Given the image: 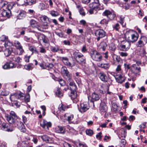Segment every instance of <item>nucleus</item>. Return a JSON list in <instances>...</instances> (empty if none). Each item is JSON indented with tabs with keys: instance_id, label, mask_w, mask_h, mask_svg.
I'll list each match as a JSON object with an SVG mask.
<instances>
[{
	"instance_id": "aec40b11",
	"label": "nucleus",
	"mask_w": 147,
	"mask_h": 147,
	"mask_svg": "<svg viewBox=\"0 0 147 147\" xmlns=\"http://www.w3.org/2000/svg\"><path fill=\"white\" fill-rule=\"evenodd\" d=\"M30 24L32 27L34 28L36 27L41 32H43V30L41 29L39 27H36V25L37 24V22L35 20L33 19H31L30 21Z\"/></svg>"
},
{
	"instance_id": "cd10ccee",
	"label": "nucleus",
	"mask_w": 147,
	"mask_h": 147,
	"mask_svg": "<svg viewBox=\"0 0 147 147\" xmlns=\"http://www.w3.org/2000/svg\"><path fill=\"white\" fill-rule=\"evenodd\" d=\"M40 137L42 139V140L46 142L47 143H50L51 139L47 136L44 135L41 136Z\"/></svg>"
},
{
	"instance_id": "13d9d810",
	"label": "nucleus",
	"mask_w": 147,
	"mask_h": 147,
	"mask_svg": "<svg viewBox=\"0 0 147 147\" xmlns=\"http://www.w3.org/2000/svg\"><path fill=\"white\" fill-rule=\"evenodd\" d=\"M81 52L84 53H86L87 51V49L86 48V46L84 45L82 47L81 50Z\"/></svg>"
},
{
	"instance_id": "a18cd8bd",
	"label": "nucleus",
	"mask_w": 147,
	"mask_h": 147,
	"mask_svg": "<svg viewBox=\"0 0 147 147\" xmlns=\"http://www.w3.org/2000/svg\"><path fill=\"white\" fill-rule=\"evenodd\" d=\"M18 1V4L20 5H24L26 6V0H19Z\"/></svg>"
},
{
	"instance_id": "4468645a",
	"label": "nucleus",
	"mask_w": 147,
	"mask_h": 147,
	"mask_svg": "<svg viewBox=\"0 0 147 147\" xmlns=\"http://www.w3.org/2000/svg\"><path fill=\"white\" fill-rule=\"evenodd\" d=\"M90 97L91 98V101L92 103L93 106H94V102L99 100L100 98V96L98 94L95 93H93L90 96Z\"/></svg>"
},
{
	"instance_id": "bf43d9fd",
	"label": "nucleus",
	"mask_w": 147,
	"mask_h": 147,
	"mask_svg": "<svg viewBox=\"0 0 147 147\" xmlns=\"http://www.w3.org/2000/svg\"><path fill=\"white\" fill-rule=\"evenodd\" d=\"M73 118L74 115H71L67 116V120L68 121V122H69L72 120Z\"/></svg>"
},
{
	"instance_id": "f8f14e48",
	"label": "nucleus",
	"mask_w": 147,
	"mask_h": 147,
	"mask_svg": "<svg viewBox=\"0 0 147 147\" xmlns=\"http://www.w3.org/2000/svg\"><path fill=\"white\" fill-rule=\"evenodd\" d=\"M100 4H98L97 3H94L93 2L90 3L89 5L90 8L95 9L96 11L103 9V7H100Z\"/></svg>"
},
{
	"instance_id": "09e8293b",
	"label": "nucleus",
	"mask_w": 147,
	"mask_h": 147,
	"mask_svg": "<svg viewBox=\"0 0 147 147\" xmlns=\"http://www.w3.org/2000/svg\"><path fill=\"white\" fill-rule=\"evenodd\" d=\"M86 134L89 136H91L93 134V131L91 129H87L86 131Z\"/></svg>"
},
{
	"instance_id": "a19ab883",
	"label": "nucleus",
	"mask_w": 147,
	"mask_h": 147,
	"mask_svg": "<svg viewBox=\"0 0 147 147\" xmlns=\"http://www.w3.org/2000/svg\"><path fill=\"white\" fill-rule=\"evenodd\" d=\"M42 22L43 23V24L41 25L40 27L44 29H48V26L47 22H44L42 21Z\"/></svg>"
},
{
	"instance_id": "c9c22d12",
	"label": "nucleus",
	"mask_w": 147,
	"mask_h": 147,
	"mask_svg": "<svg viewBox=\"0 0 147 147\" xmlns=\"http://www.w3.org/2000/svg\"><path fill=\"white\" fill-rule=\"evenodd\" d=\"M141 49L139 51V54L142 56H143L146 54L145 47L141 48Z\"/></svg>"
},
{
	"instance_id": "6ab92c4d",
	"label": "nucleus",
	"mask_w": 147,
	"mask_h": 147,
	"mask_svg": "<svg viewBox=\"0 0 147 147\" xmlns=\"http://www.w3.org/2000/svg\"><path fill=\"white\" fill-rule=\"evenodd\" d=\"M56 132L59 133L64 134L65 132L64 127L61 126H58L55 128Z\"/></svg>"
},
{
	"instance_id": "a878e982",
	"label": "nucleus",
	"mask_w": 147,
	"mask_h": 147,
	"mask_svg": "<svg viewBox=\"0 0 147 147\" xmlns=\"http://www.w3.org/2000/svg\"><path fill=\"white\" fill-rule=\"evenodd\" d=\"M99 67H100L106 70H108L110 66V65L109 63H100L98 65Z\"/></svg>"
},
{
	"instance_id": "338daca9",
	"label": "nucleus",
	"mask_w": 147,
	"mask_h": 147,
	"mask_svg": "<svg viewBox=\"0 0 147 147\" xmlns=\"http://www.w3.org/2000/svg\"><path fill=\"white\" fill-rule=\"evenodd\" d=\"M120 55L122 57H126L128 55V54L124 52H121L120 53Z\"/></svg>"
},
{
	"instance_id": "37998d69",
	"label": "nucleus",
	"mask_w": 147,
	"mask_h": 147,
	"mask_svg": "<svg viewBox=\"0 0 147 147\" xmlns=\"http://www.w3.org/2000/svg\"><path fill=\"white\" fill-rule=\"evenodd\" d=\"M58 109L60 111L63 112L65 111V109H66V107L62 104H61L59 105Z\"/></svg>"
},
{
	"instance_id": "58836bf2",
	"label": "nucleus",
	"mask_w": 147,
	"mask_h": 147,
	"mask_svg": "<svg viewBox=\"0 0 147 147\" xmlns=\"http://www.w3.org/2000/svg\"><path fill=\"white\" fill-rule=\"evenodd\" d=\"M29 49L30 50L32 51V53H38V52L36 50V47L33 46H30L29 47Z\"/></svg>"
},
{
	"instance_id": "7c9ffc66",
	"label": "nucleus",
	"mask_w": 147,
	"mask_h": 147,
	"mask_svg": "<svg viewBox=\"0 0 147 147\" xmlns=\"http://www.w3.org/2000/svg\"><path fill=\"white\" fill-rule=\"evenodd\" d=\"M55 92L56 95L59 97H60L63 95L62 93L61 92L60 89L59 88H57Z\"/></svg>"
},
{
	"instance_id": "393cba45",
	"label": "nucleus",
	"mask_w": 147,
	"mask_h": 147,
	"mask_svg": "<svg viewBox=\"0 0 147 147\" xmlns=\"http://www.w3.org/2000/svg\"><path fill=\"white\" fill-rule=\"evenodd\" d=\"M12 50L11 47L7 48L4 51L5 55L6 57H8L11 53Z\"/></svg>"
},
{
	"instance_id": "6e6552de",
	"label": "nucleus",
	"mask_w": 147,
	"mask_h": 147,
	"mask_svg": "<svg viewBox=\"0 0 147 147\" xmlns=\"http://www.w3.org/2000/svg\"><path fill=\"white\" fill-rule=\"evenodd\" d=\"M9 124L4 122L2 123L0 119V130L8 132H11L13 130V128L8 127Z\"/></svg>"
},
{
	"instance_id": "052dcab7",
	"label": "nucleus",
	"mask_w": 147,
	"mask_h": 147,
	"mask_svg": "<svg viewBox=\"0 0 147 147\" xmlns=\"http://www.w3.org/2000/svg\"><path fill=\"white\" fill-rule=\"evenodd\" d=\"M121 144L122 145V146H123V147H124L125 144H126V142L125 139H122L121 140L120 142Z\"/></svg>"
},
{
	"instance_id": "680f3d73",
	"label": "nucleus",
	"mask_w": 147,
	"mask_h": 147,
	"mask_svg": "<svg viewBox=\"0 0 147 147\" xmlns=\"http://www.w3.org/2000/svg\"><path fill=\"white\" fill-rule=\"evenodd\" d=\"M39 7L41 10L45 9V4L42 3H40L39 5Z\"/></svg>"
},
{
	"instance_id": "2eb2a0df",
	"label": "nucleus",
	"mask_w": 147,
	"mask_h": 147,
	"mask_svg": "<svg viewBox=\"0 0 147 147\" xmlns=\"http://www.w3.org/2000/svg\"><path fill=\"white\" fill-rule=\"evenodd\" d=\"M62 61L64 63V64L68 67H72L74 66V65L72 64L68 60V59L67 57H61Z\"/></svg>"
},
{
	"instance_id": "ea45409f",
	"label": "nucleus",
	"mask_w": 147,
	"mask_h": 147,
	"mask_svg": "<svg viewBox=\"0 0 147 147\" xmlns=\"http://www.w3.org/2000/svg\"><path fill=\"white\" fill-rule=\"evenodd\" d=\"M17 125L18 126V128L19 129H22L24 127V125L22 122L20 121H17Z\"/></svg>"
},
{
	"instance_id": "1a4fd4ad",
	"label": "nucleus",
	"mask_w": 147,
	"mask_h": 147,
	"mask_svg": "<svg viewBox=\"0 0 147 147\" xmlns=\"http://www.w3.org/2000/svg\"><path fill=\"white\" fill-rule=\"evenodd\" d=\"M95 34L97 37L96 39L98 41L100 40V38H102L105 36L106 33L103 30L98 29L95 31Z\"/></svg>"
},
{
	"instance_id": "7ed1b4c3",
	"label": "nucleus",
	"mask_w": 147,
	"mask_h": 147,
	"mask_svg": "<svg viewBox=\"0 0 147 147\" xmlns=\"http://www.w3.org/2000/svg\"><path fill=\"white\" fill-rule=\"evenodd\" d=\"M73 56L76 61L79 64H85L86 63L85 57L80 52H75L73 53Z\"/></svg>"
},
{
	"instance_id": "de8ad7c7",
	"label": "nucleus",
	"mask_w": 147,
	"mask_h": 147,
	"mask_svg": "<svg viewBox=\"0 0 147 147\" xmlns=\"http://www.w3.org/2000/svg\"><path fill=\"white\" fill-rule=\"evenodd\" d=\"M109 20L105 19H104L100 22V23L102 24L106 25L108 23Z\"/></svg>"
},
{
	"instance_id": "8fccbe9b",
	"label": "nucleus",
	"mask_w": 147,
	"mask_h": 147,
	"mask_svg": "<svg viewBox=\"0 0 147 147\" xmlns=\"http://www.w3.org/2000/svg\"><path fill=\"white\" fill-rule=\"evenodd\" d=\"M46 123H47V121L44 120L41 122L40 125L43 128L45 129L46 127Z\"/></svg>"
},
{
	"instance_id": "412c9836",
	"label": "nucleus",
	"mask_w": 147,
	"mask_h": 147,
	"mask_svg": "<svg viewBox=\"0 0 147 147\" xmlns=\"http://www.w3.org/2000/svg\"><path fill=\"white\" fill-rule=\"evenodd\" d=\"M133 69H135L137 73H139L141 71V68L140 67H138V65L134 64L131 66V71L132 72L134 73V72L133 71Z\"/></svg>"
},
{
	"instance_id": "72a5a7b5",
	"label": "nucleus",
	"mask_w": 147,
	"mask_h": 147,
	"mask_svg": "<svg viewBox=\"0 0 147 147\" xmlns=\"http://www.w3.org/2000/svg\"><path fill=\"white\" fill-rule=\"evenodd\" d=\"M5 116H8L9 117L18 118V117L17 116L16 113L13 111H11L9 113V115L6 114L5 115Z\"/></svg>"
},
{
	"instance_id": "603ef678",
	"label": "nucleus",
	"mask_w": 147,
	"mask_h": 147,
	"mask_svg": "<svg viewBox=\"0 0 147 147\" xmlns=\"http://www.w3.org/2000/svg\"><path fill=\"white\" fill-rule=\"evenodd\" d=\"M13 7V4H12L8 3L7 7L6 8V9L7 10H8L10 11V10L12 9Z\"/></svg>"
},
{
	"instance_id": "0eeeda50",
	"label": "nucleus",
	"mask_w": 147,
	"mask_h": 147,
	"mask_svg": "<svg viewBox=\"0 0 147 147\" xmlns=\"http://www.w3.org/2000/svg\"><path fill=\"white\" fill-rule=\"evenodd\" d=\"M103 16H106L110 20H113L115 17L116 15L114 13V12L113 11H110L108 10H105L103 13Z\"/></svg>"
},
{
	"instance_id": "3c124183",
	"label": "nucleus",
	"mask_w": 147,
	"mask_h": 147,
	"mask_svg": "<svg viewBox=\"0 0 147 147\" xmlns=\"http://www.w3.org/2000/svg\"><path fill=\"white\" fill-rule=\"evenodd\" d=\"M113 28L114 30L116 31H118L119 28V24L117 23L114 25L113 26Z\"/></svg>"
},
{
	"instance_id": "423d86ee",
	"label": "nucleus",
	"mask_w": 147,
	"mask_h": 147,
	"mask_svg": "<svg viewBox=\"0 0 147 147\" xmlns=\"http://www.w3.org/2000/svg\"><path fill=\"white\" fill-rule=\"evenodd\" d=\"M80 106V108H79V110L81 113L85 112L89 109L90 107L88 102L87 101L81 103Z\"/></svg>"
},
{
	"instance_id": "2f4dec72",
	"label": "nucleus",
	"mask_w": 147,
	"mask_h": 147,
	"mask_svg": "<svg viewBox=\"0 0 147 147\" xmlns=\"http://www.w3.org/2000/svg\"><path fill=\"white\" fill-rule=\"evenodd\" d=\"M101 112H105L107 110V107L105 104L101 105L99 108Z\"/></svg>"
},
{
	"instance_id": "f3484780",
	"label": "nucleus",
	"mask_w": 147,
	"mask_h": 147,
	"mask_svg": "<svg viewBox=\"0 0 147 147\" xmlns=\"http://www.w3.org/2000/svg\"><path fill=\"white\" fill-rule=\"evenodd\" d=\"M5 117H6L7 121L10 124L15 125L17 118L9 117L8 116H5Z\"/></svg>"
},
{
	"instance_id": "a211bd4d",
	"label": "nucleus",
	"mask_w": 147,
	"mask_h": 147,
	"mask_svg": "<svg viewBox=\"0 0 147 147\" xmlns=\"http://www.w3.org/2000/svg\"><path fill=\"white\" fill-rule=\"evenodd\" d=\"M98 77L103 82H107V77L105 74L103 72H100L98 74Z\"/></svg>"
},
{
	"instance_id": "79ce46f5",
	"label": "nucleus",
	"mask_w": 147,
	"mask_h": 147,
	"mask_svg": "<svg viewBox=\"0 0 147 147\" xmlns=\"http://www.w3.org/2000/svg\"><path fill=\"white\" fill-rule=\"evenodd\" d=\"M26 6L28 5H31L35 3L36 2L34 0H26Z\"/></svg>"
},
{
	"instance_id": "774afa93",
	"label": "nucleus",
	"mask_w": 147,
	"mask_h": 147,
	"mask_svg": "<svg viewBox=\"0 0 147 147\" xmlns=\"http://www.w3.org/2000/svg\"><path fill=\"white\" fill-rule=\"evenodd\" d=\"M113 57L114 58H115L116 59V61L118 62H119L120 61V58L119 57L116 55H114Z\"/></svg>"
},
{
	"instance_id": "4c0bfd02",
	"label": "nucleus",
	"mask_w": 147,
	"mask_h": 147,
	"mask_svg": "<svg viewBox=\"0 0 147 147\" xmlns=\"http://www.w3.org/2000/svg\"><path fill=\"white\" fill-rule=\"evenodd\" d=\"M9 94V92L4 89L0 92V95L3 96H6L8 95Z\"/></svg>"
},
{
	"instance_id": "0e129e2a",
	"label": "nucleus",
	"mask_w": 147,
	"mask_h": 147,
	"mask_svg": "<svg viewBox=\"0 0 147 147\" xmlns=\"http://www.w3.org/2000/svg\"><path fill=\"white\" fill-rule=\"evenodd\" d=\"M113 107V110L114 111H117V106L116 104L113 103L112 105Z\"/></svg>"
},
{
	"instance_id": "ddd939ff",
	"label": "nucleus",
	"mask_w": 147,
	"mask_h": 147,
	"mask_svg": "<svg viewBox=\"0 0 147 147\" xmlns=\"http://www.w3.org/2000/svg\"><path fill=\"white\" fill-rule=\"evenodd\" d=\"M16 67L13 63L11 61L9 62L6 63L3 66V68L4 69H8L13 68Z\"/></svg>"
},
{
	"instance_id": "bb28decb",
	"label": "nucleus",
	"mask_w": 147,
	"mask_h": 147,
	"mask_svg": "<svg viewBox=\"0 0 147 147\" xmlns=\"http://www.w3.org/2000/svg\"><path fill=\"white\" fill-rule=\"evenodd\" d=\"M26 16V12L23 11H21L17 16L18 19H22L25 17Z\"/></svg>"
},
{
	"instance_id": "f704fd0d",
	"label": "nucleus",
	"mask_w": 147,
	"mask_h": 147,
	"mask_svg": "<svg viewBox=\"0 0 147 147\" xmlns=\"http://www.w3.org/2000/svg\"><path fill=\"white\" fill-rule=\"evenodd\" d=\"M11 59H12V61H14L17 63H19L20 62L21 59L19 57L15 56L13 57H11Z\"/></svg>"
},
{
	"instance_id": "dca6fc26",
	"label": "nucleus",
	"mask_w": 147,
	"mask_h": 147,
	"mask_svg": "<svg viewBox=\"0 0 147 147\" xmlns=\"http://www.w3.org/2000/svg\"><path fill=\"white\" fill-rule=\"evenodd\" d=\"M11 11L7 9H3L2 10L1 14L3 17L9 18L11 15Z\"/></svg>"
},
{
	"instance_id": "39448f33",
	"label": "nucleus",
	"mask_w": 147,
	"mask_h": 147,
	"mask_svg": "<svg viewBox=\"0 0 147 147\" xmlns=\"http://www.w3.org/2000/svg\"><path fill=\"white\" fill-rule=\"evenodd\" d=\"M147 43L146 37L144 36H142L136 43V46L137 47L143 48L145 47V45Z\"/></svg>"
},
{
	"instance_id": "e433bc0d",
	"label": "nucleus",
	"mask_w": 147,
	"mask_h": 147,
	"mask_svg": "<svg viewBox=\"0 0 147 147\" xmlns=\"http://www.w3.org/2000/svg\"><path fill=\"white\" fill-rule=\"evenodd\" d=\"M33 65L32 63H29L27 65L24 66V68L27 70H30L32 69L33 68Z\"/></svg>"
},
{
	"instance_id": "e2e57ef3",
	"label": "nucleus",
	"mask_w": 147,
	"mask_h": 147,
	"mask_svg": "<svg viewBox=\"0 0 147 147\" xmlns=\"http://www.w3.org/2000/svg\"><path fill=\"white\" fill-rule=\"evenodd\" d=\"M64 147H75L73 145H71L67 142H65L64 144Z\"/></svg>"
},
{
	"instance_id": "9d476101",
	"label": "nucleus",
	"mask_w": 147,
	"mask_h": 147,
	"mask_svg": "<svg viewBox=\"0 0 147 147\" xmlns=\"http://www.w3.org/2000/svg\"><path fill=\"white\" fill-rule=\"evenodd\" d=\"M23 96L24 94L20 91H18L15 93L11 94L10 96V99L11 101H13L14 100L13 98H14L20 99L22 97H23Z\"/></svg>"
},
{
	"instance_id": "c756f323",
	"label": "nucleus",
	"mask_w": 147,
	"mask_h": 147,
	"mask_svg": "<svg viewBox=\"0 0 147 147\" xmlns=\"http://www.w3.org/2000/svg\"><path fill=\"white\" fill-rule=\"evenodd\" d=\"M107 47V45L105 42H102L99 45L100 49H102L103 51H104Z\"/></svg>"
},
{
	"instance_id": "49530a36",
	"label": "nucleus",
	"mask_w": 147,
	"mask_h": 147,
	"mask_svg": "<svg viewBox=\"0 0 147 147\" xmlns=\"http://www.w3.org/2000/svg\"><path fill=\"white\" fill-rule=\"evenodd\" d=\"M109 48L110 50L112 51H114L116 49L115 45L113 43H111L109 45Z\"/></svg>"
},
{
	"instance_id": "c03bdc74",
	"label": "nucleus",
	"mask_w": 147,
	"mask_h": 147,
	"mask_svg": "<svg viewBox=\"0 0 147 147\" xmlns=\"http://www.w3.org/2000/svg\"><path fill=\"white\" fill-rule=\"evenodd\" d=\"M50 14L53 17H56L59 15V13L57 11H50Z\"/></svg>"
},
{
	"instance_id": "f257e3e1",
	"label": "nucleus",
	"mask_w": 147,
	"mask_h": 147,
	"mask_svg": "<svg viewBox=\"0 0 147 147\" xmlns=\"http://www.w3.org/2000/svg\"><path fill=\"white\" fill-rule=\"evenodd\" d=\"M125 36V38L128 41L123 42V43L120 45V47L122 50L127 51L130 48V42H133L137 41L139 35L136 32L133 33V30H130L126 31Z\"/></svg>"
},
{
	"instance_id": "f03ea898",
	"label": "nucleus",
	"mask_w": 147,
	"mask_h": 147,
	"mask_svg": "<svg viewBox=\"0 0 147 147\" xmlns=\"http://www.w3.org/2000/svg\"><path fill=\"white\" fill-rule=\"evenodd\" d=\"M70 86V89L71 90L70 96L72 100L76 99V101L78 100L77 99V95L76 91V86L72 79V78L67 80Z\"/></svg>"
},
{
	"instance_id": "b1692460",
	"label": "nucleus",
	"mask_w": 147,
	"mask_h": 147,
	"mask_svg": "<svg viewBox=\"0 0 147 147\" xmlns=\"http://www.w3.org/2000/svg\"><path fill=\"white\" fill-rule=\"evenodd\" d=\"M35 35L37 38L38 42H40L44 37V35L40 33L36 32Z\"/></svg>"
},
{
	"instance_id": "9b49d317",
	"label": "nucleus",
	"mask_w": 147,
	"mask_h": 147,
	"mask_svg": "<svg viewBox=\"0 0 147 147\" xmlns=\"http://www.w3.org/2000/svg\"><path fill=\"white\" fill-rule=\"evenodd\" d=\"M61 72L64 74V76L66 80L72 78L71 76L69 74V72L66 67H63L62 68Z\"/></svg>"
},
{
	"instance_id": "4be33fe9",
	"label": "nucleus",
	"mask_w": 147,
	"mask_h": 147,
	"mask_svg": "<svg viewBox=\"0 0 147 147\" xmlns=\"http://www.w3.org/2000/svg\"><path fill=\"white\" fill-rule=\"evenodd\" d=\"M15 45L17 48L20 50L21 53H23L24 50L20 42L18 41H16L15 42Z\"/></svg>"
},
{
	"instance_id": "864d4df0",
	"label": "nucleus",
	"mask_w": 147,
	"mask_h": 147,
	"mask_svg": "<svg viewBox=\"0 0 147 147\" xmlns=\"http://www.w3.org/2000/svg\"><path fill=\"white\" fill-rule=\"evenodd\" d=\"M79 12H80V14L82 16H84L85 15V13L84 11V9L82 8H80L79 9Z\"/></svg>"
},
{
	"instance_id": "473e14b6",
	"label": "nucleus",
	"mask_w": 147,
	"mask_h": 147,
	"mask_svg": "<svg viewBox=\"0 0 147 147\" xmlns=\"http://www.w3.org/2000/svg\"><path fill=\"white\" fill-rule=\"evenodd\" d=\"M13 45V44L8 40L6 41L4 44V46L6 48L11 47Z\"/></svg>"
},
{
	"instance_id": "6e6d98bb",
	"label": "nucleus",
	"mask_w": 147,
	"mask_h": 147,
	"mask_svg": "<svg viewBox=\"0 0 147 147\" xmlns=\"http://www.w3.org/2000/svg\"><path fill=\"white\" fill-rule=\"evenodd\" d=\"M58 81L59 82V84L60 85L63 86L65 85V81L62 79H59L58 80Z\"/></svg>"
},
{
	"instance_id": "69168bd1",
	"label": "nucleus",
	"mask_w": 147,
	"mask_h": 147,
	"mask_svg": "<svg viewBox=\"0 0 147 147\" xmlns=\"http://www.w3.org/2000/svg\"><path fill=\"white\" fill-rule=\"evenodd\" d=\"M40 53H45L46 52V50L43 47H40Z\"/></svg>"
},
{
	"instance_id": "c85d7f7f",
	"label": "nucleus",
	"mask_w": 147,
	"mask_h": 147,
	"mask_svg": "<svg viewBox=\"0 0 147 147\" xmlns=\"http://www.w3.org/2000/svg\"><path fill=\"white\" fill-rule=\"evenodd\" d=\"M51 51L53 53H56L59 51V47L57 45L55 46H51L50 48Z\"/></svg>"
},
{
	"instance_id": "5701e85b",
	"label": "nucleus",
	"mask_w": 147,
	"mask_h": 147,
	"mask_svg": "<svg viewBox=\"0 0 147 147\" xmlns=\"http://www.w3.org/2000/svg\"><path fill=\"white\" fill-rule=\"evenodd\" d=\"M115 78L117 82L121 84L125 80V78L121 75L115 77Z\"/></svg>"
},
{
	"instance_id": "5fc2aeb1",
	"label": "nucleus",
	"mask_w": 147,
	"mask_h": 147,
	"mask_svg": "<svg viewBox=\"0 0 147 147\" xmlns=\"http://www.w3.org/2000/svg\"><path fill=\"white\" fill-rule=\"evenodd\" d=\"M8 3L7 1H3L1 2V4L2 5V6L3 7H7V5Z\"/></svg>"
},
{
	"instance_id": "20e7f679",
	"label": "nucleus",
	"mask_w": 147,
	"mask_h": 147,
	"mask_svg": "<svg viewBox=\"0 0 147 147\" xmlns=\"http://www.w3.org/2000/svg\"><path fill=\"white\" fill-rule=\"evenodd\" d=\"M90 55L92 59L96 62H100L102 60L101 53L96 50H92L90 52Z\"/></svg>"
},
{
	"instance_id": "4d7b16f0",
	"label": "nucleus",
	"mask_w": 147,
	"mask_h": 147,
	"mask_svg": "<svg viewBox=\"0 0 147 147\" xmlns=\"http://www.w3.org/2000/svg\"><path fill=\"white\" fill-rule=\"evenodd\" d=\"M1 41H5L8 40V37L4 35H3L1 37Z\"/></svg>"
}]
</instances>
